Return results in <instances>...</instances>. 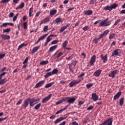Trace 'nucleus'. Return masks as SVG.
<instances>
[{"mask_svg": "<svg viewBox=\"0 0 125 125\" xmlns=\"http://www.w3.org/2000/svg\"><path fill=\"white\" fill-rule=\"evenodd\" d=\"M85 73H82L80 75L78 76V80H75L71 81L69 83V87H73L74 85L76 84H79L81 82H82V80H83V77L84 76Z\"/></svg>", "mask_w": 125, "mask_h": 125, "instance_id": "1", "label": "nucleus"}, {"mask_svg": "<svg viewBox=\"0 0 125 125\" xmlns=\"http://www.w3.org/2000/svg\"><path fill=\"white\" fill-rule=\"evenodd\" d=\"M108 20L109 18H107L104 21H102L100 22V25H99V27H107V26H110L111 25V21H107Z\"/></svg>", "mask_w": 125, "mask_h": 125, "instance_id": "2", "label": "nucleus"}, {"mask_svg": "<svg viewBox=\"0 0 125 125\" xmlns=\"http://www.w3.org/2000/svg\"><path fill=\"white\" fill-rule=\"evenodd\" d=\"M57 37V35H54V34H51L47 38L45 42L44 43V46H46V45H47V44H48V42H51V41L52 40V37Z\"/></svg>", "mask_w": 125, "mask_h": 125, "instance_id": "3", "label": "nucleus"}, {"mask_svg": "<svg viewBox=\"0 0 125 125\" xmlns=\"http://www.w3.org/2000/svg\"><path fill=\"white\" fill-rule=\"evenodd\" d=\"M40 98H33L32 99L29 98V104L30 107H33L35 104V102H40Z\"/></svg>", "mask_w": 125, "mask_h": 125, "instance_id": "4", "label": "nucleus"}, {"mask_svg": "<svg viewBox=\"0 0 125 125\" xmlns=\"http://www.w3.org/2000/svg\"><path fill=\"white\" fill-rule=\"evenodd\" d=\"M121 54V50L120 49H117L114 50L111 54V56L113 57H116V56H120Z\"/></svg>", "mask_w": 125, "mask_h": 125, "instance_id": "5", "label": "nucleus"}, {"mask_svg": "<svg viewBox=\"0 0 125 125\" xmlns=\"http://www.w3.org/2000/svg\"><path fill=\"white\" fill-rule=\"evenodd\" d=\"M64 99L65 100V102L67 101V103H70V104H73L76 101V98L69 97H65Z\"/></svg>", "mask_w": 125, "mask_h": 125, "instance_id": "6", "label": "nucleus"}, {"mask_svg": "<svg viewBox=\"0 0 125 125\" xmlns=\"http://www.w3.org/2000/svg\"><path fill=\"white\" fill-rule=\"evenodd\" d=\"M52 96V94H50L48 96L44 98L42 100V103L43 104H44L45 103H46V102H48V101H49V100L50 99V98H51Z\"/></svg>", "mask_w": 125, "mask_h": 125, "instance_id": "7", "label": "nucleus"}, {"mask_svg": "<svg viewBox=\"0 0 125 125\" xmlns=\"http://www.w3.org/2000/svg\"><path fill=\"white\" fill-rule=\"evenodd\" d=\"M95 61H96V56L94 55L91 57V60H90L89 63L90 66H93L94 65V63H95Z\"/></svg>", "mask_w": 125, "mask_h": 125, "instance_id": "8", "label": "nucleus"}, {"mask_svg": "<svg viewBox=\"0 0 125 125\" xmlns=\"http://www.w3.org/2000/svg\"><path fill=\"white\" fill-rule=\"evenodd\" d=\"M109 30H106L102 34L100 35L99 37H98L99 39H100V40H101V39H103L104 37H106V36H107V35L109 34Z\"/></svg>", "mask_w": 125, "mask_h": 125, "instance_id": "9", "label": "nucleus"}, {"mask_svg": "<svg viewBox=\"0 0 125 125\" xmlns=\"http://www.w3.org/2000/svg\"><path fill=\"white\" fill-rule=\"evenodd\" d=\"M113 124V120L112 118H109L107 120H105L103 123V125H112Z\"/></svg>", "mask_w": 125, "mask_h": 125, "instance_id": "10", "label": "nucleus"}, {"mask_svg": "<svg viewBox=\"0 0 125 125\" xmlns=\"http://www.w3.org/2000/svg\"><path fill=\"white\" fill-rule=\"evenodd\" d=\"M30 101V98H27L23 102V104L22 106L23 107L24 109H26L27 107L29 105V102Z\"/></svg>", "mask_w": 125, "mask_h": 125, "instance_id": "11", "label": "nucleus"}, {"mask_svg": "<svg viewBox=\"0 0 125 125\" xmlns=\"http://www.w3.org/2000/svg\"><path fill=\"white\" fill-rule=\"evenodd\" d=\"M51 18L50 16H48L46 18L44 19L43 20H42L40 23V25H42V24H45V23H47V22H49L50 21Z\"/></svg>", "mask_w": 125, "mask_h": 125, "instance_id": "12", "label": "nucleus"}, {"mask_svg": "<svg viewBox=\"0 0 125 125\" xmlns=\"http://www.w3.org/2000/svg\"><path fill=\"white\" fill-rule=\"evenodd\" d=\"M118 74V70H115L113 71H112L110 73L108 74V77L114 79L115 76Z\"/></svg>", "mask_w": 125, "mask_h": 125, "instance_id": "13", "label": "nucleus"}, {"mask_svg": "<svg viewBox=\"0 0 125 125\" xmlns=\"http://www.w3.org/2000/svg\"><path fill=\"white\" fill-rule=\"evenodd\" d=\"M100 56L101 59L103 61V63H105L108 61V55L106 54L104 56L103 54H101Z\"/></svg>", "mask_w": 125, "mask_h": 125, "instance_id": "14", "label": "nucleus"}, {"mask_svg": "<svg viewBox=\"0 0 125 125\" xmlns=\"http://www.w3.org/2000/svg\"><path fill=\"white\" fill-rule=\"evenodd\" d=\"M8 25H10V26H14V23L12 22H5L3 23L2 25H0V28H3V27H6Z\"/></svg>", "mask_w": 125, "mask_h": 125, "instance_id": "15", "label": "nucleus"}, {"mask_svg": "<svg viewBox=\"0 0 125 125\" xmlns=\"http://www.w3.org/2000/svg\"><path fill=\"white\" fill-rule=\"evenodd\" d=\"M44 83H45V81H44V80H42V81L39 82L38 83H37L36 84L35 88H39V87L42 86V85H43L44 84Z\"/></svg>", "mask_w": 125, "mask_h": 125, "instance_id": "16", "label": "nucleus"}, {"mask_svg": "<svg viewBox=\"0 0 125 125\" xmlns=\"http://www.w3.org/2000/svg\"><path fill=\"white\" fill-rule=\"evenodd\" d=\"M70 25L71 24L67 23L66 25H64L62 26L60 30V32H61V33H62V32H64V31H65V30H66V29H67L68 27H70Z\"/></svg>", "mask_w": 125, "mask_h": 125, "instance_id": "17", "label": "nucleus"}, {"mask_svg": "<svg viewBox=\"0 0 125 125\" xmlns=\"http://www.w3.org/2000/svg\"><path fill=\"white\" fill-rule=\"evenodd\" d=\"M65 119H66V117H60V118H58L54 122V124H55V125H57V124L60 123V122H62V121H63V120H65Z\"/></svg>", "mask_w": 125, "mask_h": 125, "instance_id": "18", "label": "nucleus"}, {"mask_svg": "<svg viewBox=\"0 0 125 125\" xmlns=\"http://www.w3.org/2000/svg\"><path fill=\"white\" fill-rule=\"evenodd\" d=\"M1 38L4 41L6 40H10V36L5 34L1 35Z\"/></svg>", "mask_w": 125, "mask_h": 125, "instance_id": "19", "label": "nucleus"}, {"mask_svg": "<svg viewBox=\"0 0 125 125\" xmlns=\"http://www.w3.org/2000/svg\"><path fill=\"white\" fill-rule=\"evenodd\" d=\"M91 99L94 102L97 101L98 100V96L97 95L96 93H92Z\"/></svg>", "mask_w": 125, "mask_h": 125, "instance_id": "20", "label": "nucleus"}, {"mask_svg": "<svg viewBox=\"0 0 125 125\" xmlns=\"http://www.w3.org/2000/svg\"><path fill=\"white\" fill-rule=\"evenodd\" d=\"M68 107H69V105H66V106L64 108L61 109V110L58 111L56 113V115H58V114H60V113H62V112H64V111L67 110V108H68Z\"/></svg>", "mask_w": 125, "mask_h": 125, "instance_id": "21", "label": "nucleus"}, {"mask_svg": "<svg viewBox=\"0 0 125 125\" xmlns=\"http://www.w3.org/2000/svg\"><path fill=\"white\" fill-rule=\"evenodd\" d=\"M101 72H102V70L98 69L94 73V76L95 77H99L101 74Z\"/></svg>", "mask_w": 125, "mask_h": 125, "instance_id": "22", "label": "nucleus"}, {"mask_svg": "<svg viewBox=\"0 0 125 125\" xmlns=\"http://www.w3.org/2000/svg\"><path fill=\"white\" fill-rule=\"evenodd\" d=\"M121 95H122V92L120 91L114 96L113 100H117V99H119V97H120Z\"/></svg>", "mask_w": 125, "mask_h": 125, "instance_id": "23", "label": "nucleus"}, {"mask_svg": "<svg viewBox=\"0 0 125 125\" xmlns=\"http://www.w3.org/2000/svg\"><path fill=\"white\" fill-rule=\"evenodd\" d=\"M24 6H25V3L21 2L18 7L16 8V10H18V9H22L24 8Z\"/></svg>", "mask_w": 125, "mask_h": 125, "instance_id": "24", "label": "nucleus"}, {"mask_svg": "<svg viewBox=\"0 0 125 125\" xmlns=\"http://www.w3.org/2000/svg\"><path fill=\"white\" fill-rule=\"evenodd\" d=\"M68 66H69V71L70 72H72V73H74V68H75V66H74V65L71 63H69Z\"/></svg>", "mask_w": 125, "mask_h": 125, "instance_id": "25", "label": "nucleus"}, {"mask_svg": "<svg viewBox=\"0 0 125 125\" xmlns=\"http://www.w3.org/2000/svg\"><path fill=\"white\" fill-rule=\"evenodd\" d=\"M34 12V8L32 7L29 9V17H32L34 16V14H33Z\"/></svg>", "mask_w": 125, "mask_h": 125, "instance_id": "26", "label": "nucleus"}, {"mask_svg": "<svg viewBox=\"0 0 125 125\" xmlns=\"http://www.w3.org/2000/svg\"><path fill=\"white\" fill-rule=\"evenodd\" d=\"M58 46V45H54L51 47H50L49 48V51L50 52H53V51H54V50H56V48H57V47Z\"/></svg>", "mask_w": 125, "mask_h": 125, "instance_id": "27", "label": "nucleus"}, {"mask_svg": "<svg viewBox=\"0 0 125 125\" xmlns=\"http://www.w3.org/2000/svg\"><path fill=\"white\" fill-rule=\"evenodd\" d=\"M40 47H41V46L34 47L32 50V53L33 54L37 52L38 50H39Z\"/></svg>", "mask_w": 125, "mask_h": 125, "instance_id": "28", "label": "nucleus"}, {"mask_svg": "<svg viewBox=\"0 0 125 125\" xmlns=\"http://www.w3.org/2000/svg\"><path fill=\"white\" fill-rule=\"evenodd\" d=\"M7 82V79L6 78H3V79H1L0 80V84L2 85L4 84V83H6Z\"/></svg>", "mask_w": 125, "mask_h": 125, "instance_id": "29", "label": "nucleus"}, {"mask_svg": "<svg viewBox=\"0 0 125 125\" xmlns=\"http://www.w3.org/2000/svg\"><path fill=\"white\" fill-rule=\"evenodd\" d=\"M93 12L91 10H88L84 13L85 15H92Z\"/></svg>", "mask_w": 125, "mask_h": 125, "instance_id": "30", "label": "nucleus"}, {"mask_svg": "<svg viewBox=\"0 0 125 125\" xmlns=\"http://www.w3.org/2000/svg\"><path fill=\"white\" fill-rule=\"evenodd\" d=\"M63 102H65V100L64 98H62L61 100L58 101L56 103V105H59V104H62Z\"/></svg>", "mask_w": 125, "mask_h": 125, "instance_id": "31", "label": "nucleus"}, {"mask_svg": "<svg viewBox=\"0 0 125 125\" xmlns=\"http://www.w3.org/2000/svg\"><path fill=\"white\" fill-rule=\"evenodd\" d=\"M104 10H109V11H112V7L111 6L107 5L104 7Z\"/></svg>", "mask_w": 125, "mask_h": 125, "instance_id": "32", "label": "nucleus"}, {"mask_svg": "<svg viewBox=\"0 0 125 125\" xmlns=\"http://www.w3.org/2000/svg\"><path fill=\"white\" fill-rule=\"evenodd\" d=\"M56 13H57V10H52L50 12V15L53 16V15H55Z\"/></svg>", "mask_w": 125, "mask_h": 125, "instance_id": "33", "label": "nucleus"}, {"mask_svg": "<svg viewBox=\"0 0 125 125\" xmlns=\"http://www.w3.org/2000/svg\"><path fill=\"white\" fill-rule=\"evenodd\" d=\"M53 84H54V82H51V83H49L46 84L45 87V88H48L49 87H51V86H52Z\"/></svg>", "mask_w": 125, "mask_h": 125, "instance_id": "34", "label": "nucleus"}, {"mask_svg": "<svg viewBox=\"0 0 125 125\" xmlns=\"http://www.w3.org/2000/svg\"><path fill=\"white\" fill-rule=\"evenodd\" d=\"M50 76H53L52 72L47 73L46 75H44V78H45V79H47V78L50 77Z\"/></svg>", "mask_w": 125, "mask_h": 125, "instance_id": "35", "label": "nucleus"}, {"mask_svg": "<svg viewBox=\"0 0 125 125\" xmlns=\"http://www.w3.org/2000/svg\"><path fill=\"white\" fill-rule=\"evenodd\" d=\"M72 65H73L74 66V67H75V66L77 65V64H78V61L75 60H72L71 62V63Z\"/></svg>", "mask_w": 125, "mask_h": 125, "instance_id": "36", "label": "nucleus"}, {"mask_svg": "<svg viewBox=\"0 0 125 125\" xmlns=\"http://www.w3.org/2000/svg\"><path fill=\"white\" fill-rule=\"evenodd\" d=\"M125 100V98L124 97L121 98L120 99V102H119V104L120 105V106H123V104H124V102Z\"/></svg>", "mask_w": 125, "mask_h": 125, "instance_id": "37", "label": "nucleus"}, {"mask_svg": "<svg viewBox=\"0 0 125 125\" xmlns=\"http://www.w3.org/2000/svg\"><path fill=\"white\" fill-rule=\"evenodd\" d=\"M48 35V34H45L42 36L41 38L39 39V41H42V40H44L46 37Z\"/></svg>", "mask_w": 125, "mask_h": 125, "instance_id": "38", "label": "nucleus"}, {"mask_svg": "<svg viewBox=\"0 0 125 125\" xmlns=\"http://www.w3.org/2000/svg\"><path fill=\"white\" fill-rule=\"evenodd\" d=\"M55 22H56V23L57 24H59V23H60V22H62V19L60 18H57L55 20Z\"/></svg>", "mask_w": 125, "mask_h": 125, "instance_id": "39", "label": "nucleus"}, {"mask_svg": "<svg viewBox=\"0 0 125 125\" xmlns=\"http://www.w3.org/2000/svg\"><path fill=\"white\" fill-rule=\"evenodd\" d=\"M111 6V9L112 10H113V9H116V8L118 7V4H117V3H113Z\"/></svg>", "mask_w": 125, "mask_h": 125, "instance_id": "40", "label": "nucleus"}, {"mask_svg": "<svg viewBox=\"0 0 125 125\" xmlns=\"http://www.w3.org/2000/svg\"><path fill=\"white\" fill-rule=\"evenodd\" d=\"M11 31V28H8L7 29H5L3 30V33L4 34V33H9Z\"/></svg>", "mask_w": 125, "mask_h": 125, "instance_id": "41", "label": "nucleus"}, {"mask_svg": "<svg viewBox=\"0 0 125 125\" xmlns=\"http://www.w3.org/2000/svg\"><path fill=\"white\" fill-rule=\"evenodd\" d=\"M46 64H48V61H42L40 62V65H46Z\"/></svg>", "mask_w": 125, "mask_h": 125, "instance_id": "42", "label": "nucleus"}, {"mask_svg": "<svg viewBox=\"0 0 125 125\" xmlns=\"http://www.w3.org/2000/svg\"><path fill=\"white\" fill-rule=\"evenodd\" d=\"M41 106H42V104L39 103L35 106L34 108L35 110H39L41 108Z\"/></svg>", "mask_w": 125, "mask_h": 125, "instance_id": "43", "label": "nucleus"}, {"mask_svg": "<svg viewBox=\"0 0 125 125\" xmlns=\"http://www.w3.org/2000/svg\"><path fill=\"white\" fill-rule=\"evenodd\" d=\"M23 46H27V45H25V43H21V45L19 46L18 50H20V49H21V48H22Z\"/></svg>", "mask_w": 125, "mask_h": 125, "instance_id": "44", "label": "nucleus"}, {"mask_svg": "<svg viewBox=\"0 0 125 125\" xmlns=\"http://www.w3.org/2000/svg\"><path fill=\"white\" fill-rule=\"evenodd\" d=\"M115 36H116V34L115 33L111 34L109 37V40H113V39L115 38Z\"/></svg>", "mask_w": 125, "mask_h": 125, "instance_id": "45", "label": "nucleus"}, {"mask_svg": "<svg viewBox=\"0 0 125 125\" xmlns=\"http://www.w3.org/2000/svg\"><path fill=\"white\" fill-rule=\"evenodd\" d=\"M98 41H100L99 38H94L93 40V42L95 43V44H97L98 43Z\"/></svg>", "mask_w": 125, "mask_h": 125, "instance_id": "46", "label": "nucleus"}, {"mask_svg": "<svg viewBox=\"0 0 125 125\" xmlns=\"http://www.w3.org/2000/svg\"><path fill=\"white\" fill-rule=\"evenodd\" d=\"M67 44H68V41H65L64 42L62 43V47H63V48H66Z\"/></svg>", "mask_w": 125, "mask_h": 125, "instance_id": "47", "label": "nucleus"}, {"mask_svg": "<svg viewBox=\"0 0 125 125\" xmlns=\"http://www.w3.org/2000/svg\"><path fill=\"white\" fill-rule=\"evenodd\" d=\"M48 30V25H46L44 26L43 32H44V33H46V32H47Z\"/></svg>", "mask_w": 125, "mask_h": 125, "instance_id": "48", "label": "nucleus"}, {"mask_svg": "<svg viewBox=\"0 0 125 125\" xmlns=\"http://www.w3.org/2000/svg\"><path fill=\"white\" fill-rule=\"evenodd\" d=\"M27 24H28L27 22H25L23 23V28L24 30H27V29H28V26H27Z\"/></svg>", "mask_w": 125, "mask_h": 125, "instance_id": "49", "label": "nucleus"}, {"mask_svg": "<svg viewBox=\"0 0 125 125\" xmlns=\"http://www.w3.org/2000/svg\"><path fill=\"white\" fill-rule=\"evenodd\" d=\"M64 54L63 52H60L57 55L56 58H59L61 56H62Z\"/></svg>", "mask_w": 125, "mask_h": 125, "instance_id": "50", "label": "nucleus"}, {"mask_svg": "<svg viewBox=\"0 0 125 125\" xmlns=\"http://www.w3.org/2000/svg\"><path fill=\"white\" fill-rule=\"evenodd\" d=\"M74 57V55L72 54L70 55L69 57H66V60H68V61H70V60H72V59Z\"/></svg>", "mask_w": 125, "mask_h": 125, "instance_id": "51", "label": "nucleus"}, {"mask_svg": "<svg viewBox=\"0 0 125 125\" xmlns=\"http://www.w3.org/2000/svg\"><path fill=\"white\" fill-rule=\"evenodd\" d=\"M58 42H59V40H55L51 42V44H56V43H58Z\"/></svg>", "mask_w": 125, "mask_h": 125, "instance_id": "52", "label": "nucleus"}, {"mask_svg": "<svg viewBox=\"0 0 125 125\" xmlns=\"http://www.w3.org/2000/svg\"><path fill=\"white\" fill-rule=\"evenodd\" d=\"M57 73H58V70L57 69H54L52 72V74H53V75H56Z\"/></svg>", "mask_w": 125, "mask_h": 125, "instance_id": "53", "label": "nucleus"}, {"mask_svg": "<svg viewBox=\"0 0 125 125\" xmlns=\"http://www.w3.org/2000/svg\"><path fill=\"white\" fill-rule=\"evenodd\" d=\"M10 1V0H1L0 1V3H6V2H8Z\"/></svg>", "mask_w": 125, "mask_h": 125, "instance_id": "54", "label": "nucleus"}, {"mask_svg": "<svg viewBox=\"0 0 125 125\" xmlns=\"http://www.w3.org/2000/svg\"><path fill=\"white\" fill-rule=\"evenodd\" d=\"M92 85H93V83H90L86 84V86L87 88H90V87H91V86H92Z\"/></svg>", "mask_w": 125, "mask_h": 125, "instance_id": "55", "label": "nucleus"}, {"mask_svg": "<svg viewBox=\"0 0 125 125\" xmlns=\"http://www.w3.org/2000/svg\"><path fill=\"white\" fill-rule=\"evenodd\" d=\"M6 74H7V72H3L2 73L0 74V80H1V79H2V77H3V76H5L6 75Z\"/></svg>", "mask_w": 125, "mask_h": 125, "instance_id": "56", "label": "nucleus"}, {"mask_svg": "<svg viewBox=\"0 0 125 125\" xmlns=\"http://www.w3.org/2000/svg\"><path fill=\"white\" fill-rule=\"evenodd\" d=\"M121 19L117 20V21H116L115 23L114 24L113 26H117V25H118V23H120L121 22Z\"/></svg>", "mask_w": 125, "mask_h": 125, "instance_id": "57", "label": "nucleus"}, {"mask_svg": "<svg viewBox=\"0 0 125 125\" xmlns=\"http://www.w3.org/2000/svg\"><path fill=\"white\" fill-rule=\"evenodd\" d=\"M22 102H23V100L21 99L16 104V105H20L21 104H22Z\"/></svg>", "mask_w": 125, "mask_h": 125, "instance_id": "58", "label": "nucleus"}, {"mask_svg": "<svg viewBox=\"0 0 125 125\" xmlns=\"http://www.w3.org/2000/svg\"><path fill=\"white\" fill-rule=\"evenodd\" d=\"M89 29V27L87 25L85 27H83V31H87V30H88Z\"/></svg>", "mask_w": 125, "mask_h": 125, "instance_id": "59", "label": "nucleus"}, {"mask_svg": "<svg viewBox=\"0 0 125 125\" xmlns=\"http://www.w3.org/2000/svg\"><path fill=\"white\" fill-rule=\"evenodd\" d=\"M18 18V14H17L14 17L13 20L14 21H15L16 20H17V18Z\"/></svg>", "mask_w": 125, "mask_h": 125, "instance_id": "60", "label": "nucleus"}, {"mask_svg": "<svg viewBox=\"0 0 125 125\" xmlns=\"http://www.w3.org/2000/svg\"><path fill=\"white\" fill-rule=\"evenodd\" d=\"M29 60V57H27L25 60L24 61V62H23L22 64H26V63H27V62H28Z\"/></svg>", "mask_w": 125, "mask_h": 125, "instance_id": "61", "label": "nucleus"}, {"mask_svg": "<svg viewBox=\"0 0 125 125\" xmlns=\"http://www.w3.org/2000/svg\"><path fill=\"white\" fill-rule=\"evenodd\" d=\"M96 2V0H91L90 2V4H94Z\"/></svg>", "mask_w": 125, "mask_h": 125, "instance_id": "62", "label": "nucleus"}, {"mask_svg": "<svg viewBox=\"0 0 125 125\" xmlns=\"http://www.w3.org/2000/svg\"><path fill=\"white\" fill-rule=\"evenodd\" d=\"M13 16H14V13L11 12L9 13V17L11 18V17H13Z\"/></svg>", "mask_w": 125, "mask_h": 125, "instance_id": "63", "label": "nucleus"}, {"mask_svg": "<svg viewBox=\"0 0 125 125\" xmlns=\"http://www.w3.org/2000/svg\"><path fill=\"white\" fill-rule=\"evenodd\" d=\"M92 109H93V106H89L87 108V111H90V110H92Z\"/></svg>", "mask_w": 125, "mask_h": 125, "instance_id": "64", "label": "nucleus"}]
</instances>
